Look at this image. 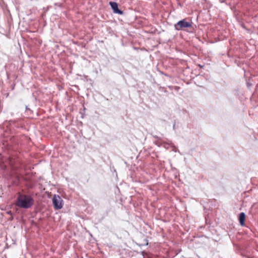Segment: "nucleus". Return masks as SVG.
Wrapping results in <instances>:
<instances>
[{
    "mask_svg": "<svg viewBox=\"0 0 258 258\" xmlns=\"http://www.w3.org/2000/svg\"><path fill=\"white\" fill-rule=\"evenodd\" d=\"M175 124L174 123L173 126V128L174 130L175 128Z\"/></svg>",
    "mask_w": 258,
    "mask_h": 258,
    "instance_id": "nucleus-6",
    "label": "nucleus"
},
{
    "mask_svg": "<svg viewBox=\"0 0 258 258\" xmlns=\"http://www.w3.org/2000/svg\"><path fill=\"white\" fill-rule=\"evenodd\" d=\"M34 202V201L31 196L18 192L15 205L19 208L27 209L33 205Z\"/></svg>",
    "mask_w": 258,
    "mask_h": 258,
    "instance_id": "nucleus-1",
    "label": "nucleus"
},
{
    "mask_svg": "<svg viewBox=\"0 0 258 258\" xmlns=\"http://www.w3.org/2000/svg\"><path fill=\"white\" fill-rule=\"evenodd\" d=\"M192 22L186 21V19H182L179 21L177 23L174 25V28L176 30H183L185 28L192 27Z\"/></svg>",
    "mask_w": 258,
    "mask_h": 258,
    "instance_id": "nucleus-2",
    "label": "nucleus"
},
{
    "mask_svg": "<svg viewBox=\"0 0 258 258\" xmlns=\"http://www.w3.org/2000/svg\"><path fill=\"white\" fill-rule=\"evenodd\" d=\"M109 5L114 13L119 15L123 14V12L118 9V5L116 2H110Z\"/></svg>",
    "mask_w": 258,
    "mask_h": 258,
    "instance_id": "nucleus-4",
    "label": "nucleus"
},
{
    "mask_svg": "<svg viewBox=\"0 0 258 258\" xmlns=\"http://www.w3.org/2000/svg\"><path fill=\"white\" fill-rule=\"evenodd\" d=\"M245 219V213L244 212L240 213L238 216V220L240 223V224L241 226H243L244 225Z\"/></svg>",
    "mask_w": 258,
    "mask_h": 258,
    "instance_id": "nucleus-5",
    "label": "nucleus"
},
{
    "mask_svg": "<svg viewBox=\"0 0 258 258\" xmlns=\"http://www.w3.org/2000/svg\"><path fill=\"white\" fill-rule=\"evenodd\" d=\"M62 200L59 196L54 195L52 199V203L55 209L59 210L62 207Z\"/></svg>",
    "mask_w": 258,
    "mask_h": 258,
    "instance_id": "nucleus-3",
    "label": "nucleus"
}]
</instances>
